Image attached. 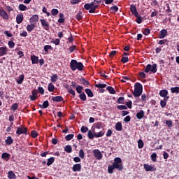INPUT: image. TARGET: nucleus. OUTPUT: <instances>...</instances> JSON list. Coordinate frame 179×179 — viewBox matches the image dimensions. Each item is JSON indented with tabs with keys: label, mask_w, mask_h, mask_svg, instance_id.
<instances>
[{
	"label": "nucleus",
	"mask_w": 179,
	"mask_h": 179,
	"mask_svg": "<svg viewBox=\"0 0 179 179\" xmlns=\"http://www.w3.org/2000/svg\"><path fill=\"white\" fill-rule=\"evenodd\" d=\"M79 157L81 159H85V152L82 149L79 151Z\"/></svg>",
	"instance_id": "62"
},
{
	"label": "nucleus",
	"mask_w": 179,
	"mask_h": 179,
	"mask_svg": "<svg viewBox=\"0 0 179 179\" xmlns=\"http://www.w3.org/2000/svg\"><path fill=\"white\" fill-rule=\"evenodd\" d=\"M70 68L71 69V71H76V69H78V71H83V69H85V66L83 65V62H78L75 59H72L70 62Z\"/></svg>",
	"instance_id": "2"
},
{
	"label": "nucleus",
	"mask_w": 179,
	"mask_h": 179,
	"mask_svg": "<svg viewBox=\"0 0 179 179\" xmlns=\"http://www.w3.org/2000/svg\"><path fill=\"white\" fill-rule=\"evenodd\" d=\"M165 124L168 127V128H171V127H173V120H165Z\"/></svg>",
	"instance_id": "44"
},
{
	"label": "nucleus",
	"mask_w": 179,
	"mask_h": 179,
	"mask_svg": "<svg viewBox=\"0 0 179 179\" xmlns=\"http://www.w3.org/2000/svg\"><path fill=\"white\" fill-rule=\"evenodd\" d=\"M64 150L66 153H72V146L67 145L64 147Z\"/></svg>",
	"instance_id": "39"
},
{
	"label": "nucleus",
	"mask_w": 179,
	"mask_h": 179,
	"mask_svg": "<svg viewBox=\"0 0 179 179\" xmlns=\"http://www.w3.org/2000/svg\"><path fill=\"white\" fill-rule=\"evenodd\" d=\"M52 101H56L57 103H59V101H64V98L62 96H53L52 98Z\"/></svg>",
	"instance_id": "19"
},
{
	"label": "nucleus",
	"mask_w": 179,
	"mask_h": 179,
	"mask_svg": "<svg viewBox=\"0 0 179 179\" xmlns=\"http://www.w3.org/2000/svg\"><path fill=\"white\" fill-rule=\"evenodd\" d=\"M93 154L96 160H101L103 159V155L100 152V150H94Z\"/></svg>",
	"instance_id": "7"
},
{
	"label": "nucleus",
	"mask_w": 179,
	"mask_h": 179,
	"mask_svg": "<svg viewBox=\"0 0 179 179\" xmlns=\"http://www.w3.org/2000/svg\"><path fill=\"white\" fill-rule=\"evenodd\" d=\"M130 11L134 16H138V15H139V13H138V10L136 9V6H135V4H131L130 6Z\"/></svg>",
	"instance_id": "10"
},
{
	"label": "nucleus",
	"mask_w": 179,
	"mask_h": 179,
	"mask_svg": "<svg viewBox=\"0 0 179 179\" xmlns=\"http://www.w3.org/2000/svg\"><path fill=\"white\" fill-rule=\"evenodd\" d=\"M8 178L9 179H16V175L15 174V173H13V171H8Z\"/></svg>",
	"instance_id": "35"
},
{
	"label": "nucleus",
	"mask_w": 179,
	"mask_h": 179,
	"mask_svg": "<svg viewBox=\"0 0 179 179\" xmlns=\"http://www.w3.org/2000/svg\"><path fill=\"white\" fill-rule=\"evenodd\" d=\"M145 73H148V72H152V73H156L157 72V64H154L152 65L148 64L145 69Z\"/></svg>",
	"instance_id": "5"
},
{
	"label": "nucleus",
	"mask_w": 179,
	"mask_h": 179,
	"mask_svg": "<svg viewBox=\"0 0 179 179\" xmlns=\"http://www.w3.org/2000/svg\"><path fill=\"white\" fill-rule=\"evenodd\" d=\"M124 101H125V98H124V96L119 97L117 101L118 104H124Z\"/></svg>",
	"instance_id": "49"
},
{
	"label": "nucleus",
	"mask_w": 179,
	"mask_h": 179,
	"mask_svg": "<svg viewBox=\"0 0 179 179\" xmlns=\"http://www.w3.org/2000/svg\"><path fill=\"white\" fill-rule=\"evenodd\" d=\"M93 127L96 128V129H102L103 128H104V124H103V122H99L94 123L92 128Z\"/></svg>",
	"instance_id": "13"
},
{
	"label": "nucleus",
	"mask_w": 179,
	"mask_h": 179,
	"mask_svg": "<svg viewBox=\"0 0 179 179\" xmlns=\"http://www.w3.org/2000/svg\"><path fill=\"white\" fill-rule=\"evenodd\" d=\"M8 44L9 48H15V42L13 40L9 41Z\"/></svg>",
	"instance_id": "58"
},
{
	"label": "nucleus",
	"mask_w": 179,
	"mask_h": 179,
	"mask_svg": "<svg viewBox=\"0 0 179 179\" xmlns=\"http://www.w3.org/2000/svg\"><path fill=\"white\" fill-rule=\"evenodd\" d=\"M171 93H179V87H175L171 88Z\"/></svg>",
	"instance_id": "48"
},
{
	"label": "nucleus",
	"mask_w": 179,
	"mask_h": 179,
	"mask_svg": "<svg viewBox=\"0 0 179 179\" xmlns=\"http://www.w3.org/2000/svg\"><path fill=\"white\" fill-rule=\"evenodd\" d=\"M8 54V48L6 46L0 47V57H3Z\"/></svg>",
	"instance_id": "12"
},
{
	"label": "nucleus",
	"mask_w": 179,
	"mask_h": 179,
	"mask_svg": "<svg viewBox=\"0 0 179 179\" xmlns=\"http://www.w3.org/2000/svg\"><path fill=\"white\" fill-rule=\"evenodd\" d=\"M50 80H51V82H52V83H55V82H57V80H58V75L53 74L51 76Z\"/></svg>",
	"instance_id": "40"
},
{
	"label": "nucleus",
	"mask_w": 179,
	"mask_h": 179,
	"mask_svg": "<svg viewBox=\"0 0 179 179\" xmlns=\"http://www.w3.org/2000/svg\"><path fill=\"white\" fill-rule=\"evenodd\" d=\"M34 27H36V24H28L27 26V30L29 31V33H31V31L34 30Z\"/></svg>",
	"instance_id": "24"
},
{
	"label": "nucleus",
	"mask_w": 179,
	"mask_h": 179,
	"mask_svg": "<svg viewBox=\"0 0 179 179\" xmlns=\"http://www.w3.org/2000/svg\"><path fill=\"white\" fill-rule=\"evenodd\" d=\"M106 90H108V92H109V93L110 94H115V93H116L115 90H114V88L113 87H110V86H108L106 87Z\"/></svg>",
	"instance_id": "34"
},
{
	"label": "nucleus",
	"mask_w": 179,
	"mask_h": 179,
	"mask_svg": "<svg viewBox=\"0 0 179 179\" xmlns=\"http://www.w3.org/2000/svg\"><path fill=\"white\" fill-rule=\"evenodd\" d=\"M23 80H24V75L22 74L20 76L19 78L17 79V83H18V85H22Z\"/></svg>",
	"instance_id": "32"
},
{
	"label": "nucleus",
	"mask_w": 179,
	"mask_h": 179,
	"mask_svg": "<svg viewBox=\"0 0 179 179\" xmlns=\"http://www.w3.org/2000/svg\"><path fill=\"white\" fill-rule=\"evenodd\" d=\"M17 135H22V134L24 135H27V127H23L22 126L17 127L16 131Z\"/></svg>",
	"instance_id": "6"
},
{
	"label": "nucleus",
	"mask_w": 179,
	"mask_h": 179,
	"mask_svg": "<svg viewBox=\"0 0 179 179\" xmlns=\"http://www.w3.org/2000/svg\"><path fill=\"white\" fill-rule=\"evenodd\" d=\"M18 107H19V103H15L11 106V110H13V111H16Z\"/></svg>",
	"instance_id": "51"
},
{
	"label": "nucleus",
	"mask_w": 179,
	"mask_h": 179,
	"mask_svg": "<svg viewBox=\"0 0 179 179\" xmlns=\"http://www.w3.org/2000/svg\"><path fill=\"white\" fill-rule=\"evenodd\" d=\"M97 8H99V5H94V3L92 2L84 5V9L89 10V13H94Z\"/></svg>",
	"instance_id": "4"
},
{
	"label": "nucleus",
	"mask_w": 179,
	"mask_h": 179,
	"mask_svg": "<svg viewBox=\"0 0 179 179\" xmlns=\"http://www.w3.org/2000/svg\"><path fill=\"white\" fill-rule=\"evenodd\" d=\"M115 169L116 170H118V171H122L124 169V166H122V159L120 157H115L113 164L108 166V173L109 174H113Z\"/></svg>",
	"instance_id": "1"
},
{
	"label": "nucleus",
	"mask_w": 179,
	"mask_h": 179,
	"mask_svg": "<svg viewBox=\"0 0 179 179\" xmlns=\"http://www.w3.org/2000/svg\"><path fill=\"white\" fill-rule=\"evenodd\" d=\"M83 86L82 85H78L76 88V90L77 92V93H78V94H80L82 93H83V92H82V90H83Z\"/></svg>",
	"instance_id": "38"
},
{
	"label": "nucleus",
	"mask_w": 179,
	"mask_h": 179,
	"mask_svg": "<svg viewBox=\"0 0 179 179\" xmlns=\"http://www.w3.org/2000/svg\"><path fill=\"white\" fill-rule=\"evenodd\" d=\"M40 22L43 29H45V30H50V24H48V22H47V20L44 19H41Z\"/></svg>",
	"instance_id": "9"
},
{
	"label": "nucleus",
	"mask_w": 179,
	"mask_h": 179,
	"mask_svg": "<svg viewBox=\"0 0 179 179\" xmlns=\"http://www.w3.org/2000/svg\"><path fill=\"white\" fill-rule=\"evenodd\" d=\"M85 92L86 94L88 96V97H93L94 96L92 90L89 88H86Z\"/></svg>",
	"instance_id": "27"
},
{
	"label": "nucleus",
	"mask_w": 179,
	"mask_h": 179,
	"mask_svg": "<svg viewBox=\"0 0 179 179\" xmlns=\"http://www.w3.org/2000/svg\"><path fill=\"white\" fill-rule=\"evenodd\" d=\"M134 90H137L141 92H143V87L142 86V84L136 83L134 85Z\"/></svg>",
	"instance_id": "14"
},
{
	"label": "nucleus",
	"mask_w": 179,
	"mask_h": 179,
	"mask_svg": "<svg viewBox=\"0 0 179 179\" xmlns=\"http://www.w3.org/2000/svg\"><path fill=\"white\" fill-rule=\"evenodd\" d=\"M31 94L32 95L30 96V100L34 101L37 99L38 93L37 92V90H33Z\"/></svg>",
	"instance_id": "15"
},
{
	"label": "nucleus",
	"mask_w": 179,
	"mask_h": 179,
	"mask_svg": "<svg viewBox=\"0 0 179 179\" xmlns=\"http://www.w3.org/2000/svg\"><path fill=\"white\" fill-rule=\"evenodd\" d=\"M145 171H155V166L149 164H144Z\"/></svg>",
	"instance_id": "17"
},
{
	"label": "nucleus",
	"mask_w": 179,
	"mask_h": 179,
	"mask_svg": "<svg viewBox=\"0 0 179 179\" xmlns=\"http://www.w3.org/2000/svg\"><path fill=\"white\" fill-rule=\"evenodd\" d=\"M68 92L70 94H72L73 97H75L76 93L75 92V90H72L71 88H69L68 89Z\"/></svg>",
	"instance_id": "63"
},
{
	"label": "nucleus",
	"mask_w": 179,
	"mask_h": 179,
	"mask_svg": "<svg viewBox=\"0 0 179 179\" xmlns=\"http://www.w3.org/2000/svg\"><path fill=\"white\" fill-rule=\"evenodd\" d=\"M110 10L112 11L113 13H117V12H118V6H114L110 7Z\"/></svg>",
	"instance_id": "52"
},
{
	"label": "nucleus",
	"mask_w": 179,
	"mask_h": 179,
	"mask_svg": "<svg viewBox=\"0 0 179 179\" xmlns=\"http://www.w3.org/2000/svg\"><path fill=\"white\" fill-rule=\"evenodd\" d=\"M59 19L58 20L59 23H65V19L64 18V13L59 14Z\"/></svg>",
	"instance_id": "37"
},
{
	"label": "nucleus",
	"mask_w": 179,
	"mask_h": 179,
	"mask_svg": "<svg viewBox=\"0 0 179 179\" xmlns=\"http://www.w3.org/2000/svg\"><path fill=\"white\" fill-rule=\"evenodd\" d=\"M143 117H145V111L140 110L138 113H136V118H138V120H142Z\"/></svg>",
	"instance_id": "20"
},
{
	"label": "nucleus",
	"mask_w": 179,
	"mask_h": 179,
	"mask_svg": "<svg viewBox=\"0 0 179 179\" xmlns=\"http://www.w3.org/2000/svg\"><path fill=\"white\" fill-rule=\"evenodd\" d=\"M82 11H79L77 15H76V18L77 19V20L80 21L82 20V19H83V16L82 15Z\"/></svg>",
	"instance_id": "43"
},
{
	"label": "nucleus",
	"mask_w": 179,
	"mask_h": 179,
	"mask_svg": "<svg viewBox=\"0 0 179 179\" xmlns=\"http://www.w3.org/2000/svg\"><path fill=\"white\" fill-rule=\"evenodd\" d=\"M115 128L116 129V131H122V123L118 122L116 123Z\"/></svg>",
	"instance_id": "25"
},
{
	"label": "nucleus",
	"mask_w": 179,
	"mask_h": 179,
	"mask_svg": "<svg viewBox=\"0 0 179 179\" xmlns=\"http://www.w3.org/2000/svg\"><path fill=\"white\" fill-rule=\"evenodd\" d=\"M1 159H3V160H5L6 162H8V160H9V159H10V154H9L8 152H3L1 155Z\"/></svg>",
	"instance_id": "18"
},
{
	"label": "nucleus",
	"mask_w": 179,
	"mask_h": 179,
	"mask_svg": "<svg viewBox=\"0 0 179 179\" xmlns=\"http://www.w3.org/2000/svg\"><path fill=\"white\" fill-rule=\"evenodd\" d=\"M50 106V102L48 101H45L42 105H39V107L41 108H48V107Z\"/></svg>",
	"instance_id": "33"
},
{
	"label": "nucleus",
	"mask_w": 179,
	"mask_h": 179,
	"mask_svg": "<svg viewBox=\"0 0 179 179\" xmlns=\"http://www.w3.org/2000/svg\"><path fill=\"white\" fill-rule=\"evenodd\" d=\"M107 86V85L106 84H96L95 85V87H98V89H104V87H106Z\"/></svg>",
	"instance_id": "56"
},
{
	"label": "nucleus",
	"mask_w": 179,
	"mask_h": 179,
	"mask_svg": "<svg viewBox=\"0 0 179 179\" xmlns=\"http://www.w3.org/2000/svg\"><path fill=\"white\" fill-rule=\"evenodd\" d=\"M54 162H55V158H54V157H51L48 159L47 166H51Z\"/></svg>",
	"instance_id": "42"
},
{
	"label": "nucleus",
	"mask_w": 179,
	"mask_h": 179,
	"mask_svg": "<svg viewBox=\"0 0 179 179\" xmlns=\"http://www.w3.org/2000/svg\"><path fill=\"white\" fill-rule=\"evenodd\" d=\"M73 136H75L74 134H69L65 136L66 141H71V139H73Z\"/></svg>",
	"instance_id": "60"
},
{
	"label": "nucleus",
	"mask_w": 179,
	"mask_h": 179,
	"mask_svg": "<svg viewBox=\"0 0 179 179\" xmlns=\"http://www.w3.org/2000/svg\"><path fill=\"white\" fill-rule=\"evenodd\" d=\"M31 61L33 64H38V57L34 55L31 56Z\"/></svg>",
	"instance_id": "23"
},
{
	"label": "nucleus",
	"mask_w": 179,
	"mask_h": 179,
	"mask_svg": "<svg viewBox=\"0 0 179 179\" xmlns=\"http://www.w3.org/2000/svg\"><path fill=\"white\" fill-rule=\"evenodd\" d=\"M19 10H21L22 12H24V10H27V6L24 4H20L18 6Z\"/></svg>",
	"instance_id": "36"
},
{
	"label": "nucleus",
	"mask_w": 179,
	"mask_h": 179,
	"mask_svg": "<svg viewBox=\"0 0 179 179\" xmlns=\"http://www.w3.org/2000/svg\"><path fill=\"white\" fill-rule=\"evenodd\" d=\"M135 17H137L136 20V23L141 24V23H142V17H141L139 15H137V16H135Z\"/></svg>",
	"instance_id": "55"
},
{
	"label": "nucleus",
	"mask_w": 179,
	"mask_h": 179,
	"mask_svg": "<svg viewBox=\"0 0 179 179\" xmlns=\"http://www.w3.org/2000/svg\"><path fill=\"white\" fill-rule=\"evenodd\" d=\"M48 90L50 92H54L55 90V86L52 83H49L48 85Z\"/></svg>",
	"instance_id": "29"
},
{
	"label": "nucleus",
	"mask_w": 179,
	"mask_h": 179,
	"mask_svg": "<svg viewBox=\"0 0 179 179\" xmlns=\"http://www.w3.org/2000/svg\"><path fill=\"white\" fill-rule=\"evenodd\" d=\"M16 22H17V24H20V23H22V22H23V14L21 13V14L17 15Z\"/></svg>",
	"instance_id": "21"
},
{
	"label": "nucleus",
	"mask_w": 179,
	"mask_h": 179,
	"mask_svg": "<svg viewBox=\"0 0 179 179\" xmlns=\"http://www.w3.org/2000/svg\"><path fill=\"white\" fill-rule=\"evenodd\" d=\"M31 138H36L38 136V133H37L36 131L33 130L31 131Z\"/></svg>",
	"instance_id": "47"
},
{
	"label": "nucleus",
	"mask_w": 179,
	"mask_h": 179,
	"mask_svg": "<svg viewBox=\"0 0 179 179\" xmlns=\"http://www.w3.org/2000/svg\"><path fill=\"white\" fill-rule=\"evenodd\" d=\"M89 130L87 133V136L89 139H94V138H101L104 136V130L100 131L99 133L94 132V130Z\"/></svg>",
	"instance_id": "3"
},
{
	"label": "nucleus",
	"mask_w": 179,
	"mask_h": 179,
	"mask_svg": "<svg viewBox=\"0 0 179 179\" xmlns=\"http://www.w3.org/2000/svg\"><path fill=\"white\" fill-rule=\"evenodd\" d=\"M30 22H31V23H36V22H38V15H34L30 18Z\"/></svg>",
	"instance_id": "28"
},
{
	"label": "nucleus",
	"mask_w": 179,
	"mask_h": 179,
	"mask_svg": "<svg viewBox=\"0 0 179 179\" xmlns=\"http://www.w3.org/2000/svg\"><path fill=\"white\" fill-rule=\"evenodd\" d=\"M72 170L74 173L80 171L82 170V165L80 164H76L73 166Z\"/></svg>",
	"instance_id": "11"
},
{
	"label": "nucleus",
	"mask_w": 179,
	"mask_h": 179,
	"mask_svg": "<svg viewBox=\"0 0 179 179\" xmlns=\"http://www.w3.org/2000/svg\"><path fill=\"white\" fill-rule=\"evenodd\" d=\"M0 16L4 20H8L9 19V15H8V13H6L3 8H0Z\"/></svg>",
	"instance_id": "8"
},
{
	"label": "nucleus",
	"mask_w": 179,
	"mask_h": 179,
	"mask_svg": "<svg viewBox=\"0 0 179 179\" xmlns=\"http://www.w3.org/2000/svg\"><path fill=\"white\" fill-rule=\"evenodd\" d=\"M141 94H142V92L137 91L136 90H134L133 92V96H134V97H139V96H141Z\"/></svg>",
	"instance_id": "45"
},
{
	"label": "nucleus",
	"mask_w": 179,
	"mask_h": 179,
	"mask_svg": "<svg viewBox=\"0 0 179 179\" xmlns=\"http://www.w3.org/2000/svg\"><path fill=\"white\" fill-rule=\"evenodd\" d=\"M51 13H52V16H57V15H58V13H59V11L57 8H53L51 10Z\"/></svg>",
	"instance_id": "50"
},
{
	"label": "nucleus",
	"mask_w": 179,
	"mask_h": 179,
	"mask_svg": "<svg viewBox=\"0 0 179 179\" xmlns=\"http://www.w3.org/2000/svg\"><path fill=\"white\" fill-rule=\"evenodd\" d=\"M75 50H78V46L76 45H72L68 48V50L69 51V54H72Z\"/></svg>",
	"instance_id": "30"
},
{
	"label": "nucleus",
	"mask_w": 179,
	"mask_h": 179,
	"mask_svg": "<svg viewBox=\"0 0 179 179\" xmlns=\"http://www.w3.org/2000/svg\"><path fill=\"white\" fill-rule=\"evenodd\" d=\"M120 61L122 64H127V62H129V59L128 57H122Z\"/></svg>",
	"instance_id": "54"
},
{
	"label": "nucleus",
	"mask_w": 179,
	"mask_h": 179,
	"mask_svg": "<svg viewBox=\"0 0 179 179\" xmlns=\"http://www.w3.org/2000/svg\"><path fill=\"white\" fill-rule=\"evenodd\" d=\"M51 43L55 44V45H59V43H61V41L59 38H56L55 40H52V41H51Z\"/></svg>",
	"instance_id": "59"
},
{
	"label": "nucleus",
	"mask_w": 179,
	"mask_h": 179,
	"mask_svg": "<svg viewBox=\"0 0 179 179\" xmlns=\"http://www.w3.org/2000/svg\"><path fill=\"white\" fill-rule=\"evenodd\" d=\"M117 110H128V107L125 105H119L117 106Z\"/></svg>",
	"instance_id": "53"
},
{
	"label": "nucleus",
	"mask_w": 179,
	"mask_h": 179,
	"mask_svg": "<svg viewBox=\"0 0 179 179\" xmlns=\"http://www.w3.org/2000/svg\"><path fill=\"white\" fill-rule=\"evenodd\" d=\"M157 159V154H156L155 152L152 153L151 155V160L152 162H156Z\"/></svg>",
	"instance_id": "57"
},
{
	"label": "nucleus",
	"mask_w": 179,
	"mask_h": 179,
	"mask_svg": "<svg viewBox=\"0 0 179 179\" xmlns=\"http://www.w3.org/2000/svg\"><path fill=\"white\" fill-rule=\"evenodd\" d=\"M169 94V91L166 90H162L159 91V96L161 97H166Z\"/></svg>",
	"instance_id": "26"
},
{
	"label": "nucleus",
	"mask_w": 179,
	"mask_h": 179,
	"mask_svg": "<svg viewBox=\"0 0 179 179\" xmlns=\"http://www.w3.org/2000/svg\"><path fill=\"white\" fill-rule=\"evenodd\" d=\"M49 50L52 51V50H53L52 46H51L50 45H46L44 46V51H45V52H48Z\"/></svg>",
	"instance_id": "46"
},
{
	"label": "nucleus",
	"mask_w": 179,
	"mask_h": 179,
	"mask_svg": "<svg viewBox=\"0 0 179 179\" xmlns=\"http://www.w3.org/2000/svg\"><path fill=\"white\" fill-rule=\"evenodd\" d=\"M142 33L144 36H149L150 34V29L149 28H143L142 29Z\"/></svg>",
	"instance_id": "31"
},
{
	"label": "nucleus",
	"mask_w": 179,
	"mask_h": 179,
	"mask_svg": "<svg viewBox=\"0 0 179 179\" xmlns=\"http://www.w3.org/2000/svg\"><path fill=\"white\" fill-rule=\"evenodd\" d=\"M5 143L8 146H10V145L13 143V138H12V136H8L7 139L5 141Z\"/></svg>",
	"instance_id": "22"
},
{
	"label": "nucleus",
	"mask_w": 179,
	"mask_h": 179,
	"mask_svg": "<svg viewBox=\"0 0 179 179\" xmlns=\"http://www.w3.org/2000/svg\"><path fill=\"white\" fill-rule=\"evenodd\" d=\"M79 99L81 100V101H86V94H85V92L80 94Z\"/></svg>",
	"instance_id": "41"
},
{
	"label": "nucleus",
	"mask_w": 179,
	"mask_h": 179,
	"mask_svg": "<svg viewBox=\"0 0 179 179\" xmlns=\"http://www.w3.org/2000/svg\"><path fill=\"white\" fill-rule=\"evenodd\" d=\"M166 36H167V29H162L159 31V38H164L166 37Z\"/></svg>",
	"instance_id": "16"
},
{
	"label": "nucleus",
	"mask_w": 179,
	"mask_h": 179,
	"mask_svg": "<svg viewBox=\"0 0 179 179\" xmlns=\"http://www.w3.org/2000/svg\"><path fill=\"white\" fill-rule=\"evenodd\" d=\"M138 149H142V148H143V141L142 140H138Z\"/></svg>",
	"instance_id": "61"
},
{
	"label": "nucleus",
	"mask_w": 179,
	"mask_h": 179,
	"mask_svg": "<svg viewBox=\"0 0 179 179\" xmlns=\"http://www.w3.org/2000/svg\"><path fill=\"white\" fill-rule=\"evenodd\" d=\"M87 131H89V128H87V127L83 126L81 127V132L83 134H85V133L87 132Z\"/></svg>",
	"instance_id": "64"
}]
</instances>
